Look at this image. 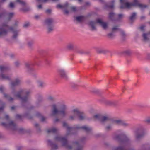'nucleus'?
Returning <instances> with one entry per match:
<instances>
[{
  "mask_svg": "<svg viewBox=\"0 0 150 150\" xmlns=\"http://www.w3.org/2000/svg\"><path fill=\"white\" fill-rule=\"evenodd\" d=\"M35 126L38 129H39V125L38 124L36 123L35 124Z\"/></svg>",
  "mask_w": 150,
  "mask_h": 150,
  "instance_id": "54",
  "label": "nucleus"
},
{
  "mask_svg": "<svg viewBox=\"0 0 150 150\" xmlns=\"http://www.w3.org/2000/svg\"><path fill=\"white\" fill-rule=\"evenodd\" d=\"M72 115H71L69 117V119L71 120H75L77 117V114H75V113L74 112V109L72 111Z\"/></svg>",
  "mask_w": 150,
  "mask_h": 150,
  "instance_id": "22",
  "label": "nucleus"
},
{
  "mask_svg": "<svg viewBox=\"0 0 150 150\" xmlns=\"http://www.w3.org/2000/svg\"><path fill=\"white\" fill-rule=\"evenodd\" d=\"M142 148L146 150H150V146L148 144H145L143 146Z\"/></svg>",
  "mask_w": 150,
  "mask_h": 150,
  "instance_id": "34",
  "label": "nucleus"
},
{
  "mask_svg": "<svg viewBox=\"0 0 150 150\" xmlns=\"http://www.w3.org/2000/svg\"><path fill=\"white\" fill-rule=\"evenodd\" d=\"M72 146L76 148V150H82V147L80 145V144L77 142H76L73 143Z\"/></svg>",
  "mask_w": 150,
  "mask_h": 150,
  "instance_id": "18",
  "label": "nucleus"
},
{
  "mask_svg": "<svg viewBox=\"0 0 150 150\" xmlns=\"http://www.w3.org/2000/svg\"><path fill=\"white\" fill-rule=\"evenodd\" d=\"M30 93V90H26L22 89L18 92H16L15 90L12 91L11 94L14 98L10 97L8 95L4 94V97L10 101H12L15 98H18L21 100L22 103L27 102L29 99L28 95Z\"/></svg>",
  "mask_w": 150,
  "mask_h": 150,
  "instance_id": "1",
  "label": "nucleus"
},
{
  "mask_svg": "<svg viewBox=\"0 0 150 150\" xmlns=\"http://www.w3.org/2000/svg\"><path fill=\"white\" fill-rule=\"evenodd\" d=\"M33 44V42L32 40H28L27 42V45L28 47L31 48Z\"/></svg>",
  "mask_w": 150,
  "mask_h": 150,
  "instance_id": "35",
  "label": "nucleus"
},
{
  "mask_svg": "<svg viewBox=\"0 0 150 150\" xmlns=\"http://www.w3.org/2000/svg\"><path fill=\"white\" fill-rule=\"evenodd\" d=\"M115 14L112 13H109V17L110 19H112L113 17L114 16Z\"/></svg>",
  "mask_w": 150,
  "mask_h": 150,
  "instance_id": "43",
  "label": "nucleus"
},
{
  "mask_svg": "<svg viewBox=\"0 0 150 150\" xmlns=\"http://www.w3.org/2000/svg\"><path fill=\"white\" fill-rule=\"evenodd\" d=\"M115 3V1H112L108 5L106 6V7H108L109 8L111 9L113 8L114 6Z\"/></svg>",
  "mask_w": 150,
  "mask_h": 150,
  "instance_id": "23",
  "label": "nucleus"
},
{
  "mask_svg": "<svg viewBox=\"0 0 150 150\" xmlns=\"http://www.w3.org/2000/svg\"><path fill=\"white\" fill-rule=\"evenodd\" d=\"M1 125L7 128L11 129L13 130H15L17 129V126L16 124L13 121H11L8 123L2 122Z\"/></svg>",
  "mask_w": 150,
  "mask_h": 150,
  "instance_id": "9",
  "label": "nucleus"
},
{
  "mask_svg": "<svg viewBox=\"0 0 150 150\" xmlns=\"http://www.w3.org/2000/svg\"><path fill=\"white\" fill-rule=\"evenodd\" d=\"M75 19L77 21L81 22L84 20V17L83 16H80L76 17Z\"/></svg>",
  "mask_w": 150,
  "mask_h": 150,
  "instance_id": "24",
  "label": "nucleus"
},
{
  "mask_svg": "<svg viewBox=\"0 0 150 150\" xmlns=\"http://www.w3.org/2000/svg\"><path fill=\"white\" fill-rule=\"evenodd\" d=\"M21 80L19 78H16L12 81L10 85V86L11 88H13V87L18 86L21 84Z\"/></svg>",
  "mask_w": 150,
  "mask_h": 150,
  "instance_id": "13",
  "label": "nucleus"
},
{
  "mask_svg": "<svg viewBox=\"0 0 150 150\" xmlns=\"http://www.w3.org/2000/svg\"><path fill=\"white\" fill-rule=\"evenodd\" d=\"M144 122L147 124L150 125V117H147L144 120Z\"/></svg>",
  "mask_w": 150,
  "mask_h": 150,
  "instance_id": "39",
  "label": "nucleus"
},
{
  "mask_svg": "<svg viewBox=\"0 0 150 150\" xmlns=\"http://www.w3.org/2000/svg\"><path fill=\"white\" fill-rule=\"evenodd\" d=\"M74 47V45L73 43H69L67 46V48L69 49H72Z\"/></svg>",
  "mask_w": 150,
  "mask_h": 150,
  "instance_id": "37",
  "label": "nucleus"
},
{
  "mask_svg": "<svg viewBox=\"0 0 150 150\" xmlns=\"http://www.w3.org/2000/svg\"><path fill=\"white\" fill-rule=\"evenodd\" d=\"M9 7L13 9V8L15 7V5L14 3L11 2L9 5Z\"/></svg>",
  "mask_w": 150,
  "mask_h": 150,
  "instance_id": "42",
  "label": "nucleus"
},
{
  "mask_svg": "<svg viewBox=\"0 0 150 150\" xmlns=\"http://www.w3.org/2000/svg\"><path fill=\"white\" fill-rule=\"evenodd\" d=\"M40 17V15H36L34 17V18L35 20H38Z\"/></svg>",
  "mask_w": 150,
  "mask_h": 150,
  "instance_id": "47",
  "label": "nucleus"
},
{
  "mask_svg": "<svg viewBox=\"0 0 150 150\" xmlns=\"http://www.w3.org/2000/svg\"><path fill=\"white\" fill-rule=\"evenodd\" d=\"M4 90V88L3 87H0V91L2 92Z\"/></svg>",
  "mask_w": 150,
  "mask_h": 150,
  "instance_id": "59",
  "label": "nucleus"
},
{
  "mask_svg": "<svg viewBox=\"0 0 150 150\" xmlns=\"http://www.w3.org/2000/svg\"><path fill=\"white\" fill-rule=\"evenodd\" d=\"M63 125L64 127H66L67 128V134H70L71 133V132L73 129V128L69 127L67 125V124L65 122H63Z\"/></svg>",
  "mask_w": 150,
  "mask_h": 150,
  "instance_id": "16",
  "label": "nucleus"
},
{
  "mask_svg": "<svg viewBox=\"0 0 150 150\" xmlns=\"http://www.w3.org/2000/svg\"><path fill=\"white\" fill-rule=\"evenodd\" d=\"M38 9H40L42 8V6L41 5H39L38 6Z\"/></svg>",
  "mask_w": 150,
  "mask_h": 150,
  "instance_id": "64",
  "label": "nucleus"
},
{
  "mask_svg": "<svg viewBox=\"0 0 150 150\" xmlns=\"http://www.w3.org/2000/svg\"><path fill=\"white\" fill-rule=\"evenodd\" d=\"M57 8H59L62 9H64V12L65 14H68L69 13V11L67 9L69 8V4L67 2L63 5L59 4L57 6Z\"/></svg>",
  "mask_w": 150,
  "mask_h": 150,
  "instance_id": "11",
  "label": "nucleus"
},
{
  "mask_svg": "<svg viewBox=\"0 0 150 150\" xmlns=\"http://www.w3.org/2000/svg\"><path fill=\"white\" fill-rule=\"evenodd\" d=\"M9 69L8 68L5 66H0V78L2 79L8 80H11V78L9 76L3 73L7 71Z\"/></svg>",
  "mask_w": 150,
  "mask_h": 150,
  "instance_id": "7",
  "label": "nucleus"
},
{
  "mask_svg": "<svg viewBox=\"0 0 150 150\" xmlns=\"http://www.w3.org/2000/svg\"><path fill=\"white\" fill-rule=\"evenodd\" d=\"M8 28L7 23H4L0 25V37H3L6 35L8 32L6 28Z\"/></svg>",
  "mask_w": 150,
  "mask_h": 150,
  "instance_id": "8",
  "label": "nucleus"
},
{
  "mask_svg": "<svg viewBox=\"0 0 150 150\" xmlns=\"http://www.w3.org/2000/svg\"><path fill=\"white\" fill-rule=\"evenodd\" d=\"M25 67L28 69V68L30 67V64L29 63H26L25 64Z\"/></svg>",
  "mask_w": 150,
  "mask_h": 150,
  "instance_id": "51",
  "label": "nucleus"
},
{
  "mask_svg": "<svg viewBox=\"0 0 150 150\" xmlns=\"http://www.w3.org/2000/svg\"><path fill=\"white\" fill-rule=\"evenodd\" d=\"M50 100H53L54 99L52 97H50L48 98Z\"/></svg>",
  "mask_w": 150,
  "mask_h": 150,
  "instance_id": "58",
  "label": "nucleus"
},
{
  "mask_svg": "<svg viewBox=\"0 0 150 150\" xmlns=\"http://www.w3.org/2000/svg\"><path fill=\"white\" fill-rule=\"evenodd\" d=\"M51 10L50 9H47L46 11V12L47 13H50L51 12Z\"/></svg>",
  "mask_w": 150,
  "mask_h": 150,
  "instance_id": "56",
  "label": "nucleus"
},
{
  "mask_svg": "<svg viewBox=\"0 0 150 150\" xmlns=\"http://www.w3.org/2000/svg\"><path fill=\"white\" fill-rule=\"evenodd\" d=\"M77 10V9L76 7L75 6H71L69 8V11H68L69 12H76Z\"/></svg>",
  "mask_w": 150,
  "mask_h": 150,
  "instance_id": "27",
  "label": "nucleus"
},
{
  "mask_svg": "<svg viewBox=\"0 0 150 150\" xmlns=\"http://www.w3.org/2000/svg\"><path fill=\"white\" fill-rule=\"evenodd\" d=\"M30 7H28L26 8L23 9V10L25 11H30Z\"/></svg>",
  "mask_w": 150,
  "mask_h": 150,
  "instance_id": "52",
  "label": "nucleus"
},
{
  "mask_svg": "<svg viewBox=\"0 0 150 150\" xmlns=\"http://www.w3.org/2000/svg\"><path fill=\"white\" fill-rule=\"evenodd\" d=\"M29 24L28 23H25L24 25V27H27L29 25Z\"/></svg>",
  "mask_w": 150,
  "mask_h": 150,
  "instance_id": "55",
  "label": "nucleus"
},
{
  "mask_svg": "<svg viewBox=\"0 0 150 150\" xmlns=\"http://www.w3.org/2000/svg\"><path fill=\"white\" fill-rule=\"evenodd\" d=\"M121 126L124 127H127L130 126V124L123 121L121 123Z\"/></svg>",
  "mask_w": 150,
  "mask_h": 150,
  "instance_id": "31",
  "label": "nucleus"
},
{
  "mask_svg": "<svg viewBox=\"0 0 150 150\" xmlns=\"http://www.w3.org/2000/svg\"><path fill=\"white\" fill-rule=\"evenodd\" d=\"M134 133L135 138L137 140H138L139 139L143 137L144 135V134L143 133H138L137 130L135 131L134 132Z\"/></svg>",
  "mask_w": 150,
  "mask_h": 150,
  "instance_id": "17",
  "label": "nucleus"
},
{
  "mask_svg": "<svg viewBox=\"0 0 150 150\" xmlns=\"http://www.w3.org/2000/svg\"><path fill=\"white\" fill-rule=\"evenodd\" d=\"M143 40L145 42H147L150 40V33H144L142 35Z\"/></svg>",
  "mask_w": 150,
  "mask_h": 150,
  "instance_id": "15",
  "label": "nucleus"
},
{
  "mask_svg": "<svg viewBox=\"0 0 150 150\" xmlns=\"http://www.w3.org/2000/svg\"><path fill=\"white\" fill-rule=\"evenodd\" d=\"M123 120H117L115 121L114 122H112L113 124H116L120 125H121V123L122 122Z\"/></svg>",
  "mask_w": 150,
  "mask_h": 150,
  "instance_id": "30",
  "label": "nucleus"
},
{
  "mask_svg": "<svg viewBox=\"0 0 150 150\" xmlns=\"http://www.w3.org/2000/svg\"><path fill=\"white\" fill-rule=\"evenodd\" d=\"M9 29L11 31L12 33V38L13 40H16L18 35V33L20 30L16 29L13 27H10Z\"/></svg>",
  "mask_w": 150,
  "mask_h": 150,
  "instance_id": "12",
  "label": "nucleus"
},
{
  "mask_svg": "<svg viewBox=\"0 0 150 150\" xmlns=\"http://www.w3.org/2000/svg\"><path fill=\"white\" fill-rule=\"evenodd\" d=\"M108 37L110 38H112L114 36V35L112 33H110L108 34Z\"/></svg>",
  "mask_w": 150,
  "mask_h": 150,
  "instance_id": "44",
  "label": "nucleus"
},
{
  "mask_svg": "<svg viewBox=\"0 0 150 150\" xmlns=\"http://www.w3.org/2000/svg\"><path fill=\"white\" fill-rule=\"evenodd\" d=\"M36 115L37 117H40V120L42 121H44L46 119V118L45 117H44L42 116L41 114L39 112H38L36 114Z\"/></svg>",
  "mask_w": 150,
  "mask_h": 150,
  "instance_id": "36",
  "label": "nucleus"
},
{
  "mask_svg": "<svg viewBox=\"0 0 150 150\" xmlns=\"http://www.w3.org/2000/svg\"><path fill=\"white\" fill-rule=\"evenodd\" d=\"M96 51L98 53H105L106 52L105 50L99 48L97 49Z\"/></svg>",
  "mask_w": 150,
  "mask_h": 150,
  "instance_id": "33",
  "label": "nucleus"
},
{
  "mask_svg": "<svg viewBox=\"0 0 150 150\" xmlns=\"http://www.w3.org/2000/svg\"><path fill=\"white\" fill-rule=\"evenodd\" d=\"M119 30H120V29L118 26H115L112 29V31L113 32Z\"/></svg>",
  "mask_w": 150,
  "mask_h": 150,
  "instance_id": "41",
  "label": "nucleus"
},
{
  "mask_svg": "<svg viewBox=\"0 0 150 150\" xmlns=\"http://www.w3.org/2000/svg\"><path fill=\"white\" fill-rule=\"evenodd\" d=\"M18 22L17 21V22H16V23H15L13 25V28H14L15 29H16L15 28V27L16 26H17L18 25Z\"/></svg>",
  "mask_w": 150,
  "mask_h": 150,
  "instance_id": "50",
  "label": "nucleus"
},
{
  "mask_svg": "<svg viewBox=\"0 0 150 150\" xmlns=\"http://www.w3.org/2000/svg\"><path fill=\"white\" fill-rule=\"evenodd\" d=\"M74 112L75 114H77V117H78V119L79 120H83L86 118L85 115L83 113L79 111L78 109H74Z\"/></svg>",
  "mask_w": 150,
  "mask_h": 150,
  "instance_id": "10",
  "label": "nucleus"
},
{
  "mask_svg": "<svg viewBox=\"0 0 150 150\" xmlns=\"http://www.w3.org/2000/svg\"><path fill=\"white\" fill-rule=\"evenodd\" d=\"M58 72L60 76L64 79H67V75L65 70L63 69H59L58 70Z\"/></svg>",
  "mask_w": 150,
  "mask_h": 150,
  "instance_id": "14",
  "label": "nucleus"
},
{
  "mask_svg": "<svg viewBox=\"0 0 150 150\" xmlns=\"http://www.w3.org/2000/svg\"><path fill=\"white\" fill-rule=\"evenodd\" d=\"M118 16L119 18H121L123 17L124 15L122 14H119L118 15Z\"/></svg>",
  "mask_w": 150,
  "mask_h": 150,
  "instance_id": "53",
  "label": "nucleus"
},
{
  "mask_svg": "<svg viewBox=\"0 0 150 150\" xmlns=\"http://www.w3.org/2000/svg\"><path fill=\"white\" fill-rule=\"evenodd\" d=\"M121 35L122 36H125V34L124 33L123 31H122L121 32Z\"/></svg>",
  "mask_w": 150,
  "mask_h": 150,
  "instance_id": "63",
  "label": "nucleus"
},
{
  "mask_svg": "<svg viewBox=\"0 0 150 150\" xmlns=\"http://www.w3.org/2000/svg\"><path fill=\"white\" fill-rule=\"evenodd\" d=\"M145 26L144 25H142L140 27V29L142 31H143Z\"/></svg>",
  "mask_w": 150,
  "mask_h": 150,
  "instance_id": "57",
  "label": "nucleus"
},
{
  "mask_svg": "<svg viewBox=\"0 0 150 150\" xmlns=\"http://www.w3.org/2000/svg\"><path fill=\"white\" fill-rule=\"evenodd\" d=\"M14 64H15V66L16 67H18L19 66L20 64V62L19 61H16L15 62Z\"/></svg>",
  "mask_w": 150,
  "mask_h": 150,
  "instance_id": "45",
  "label": "nucleus"
},
{
  "mask_svg": "<svg viewBox=\"0 0 150 150\" xmlns=\"http://www.w3.org/2000/svg\"><path fill=\"white\" fill-rule=\"evenodd\" d=\"M124 133L121 130H118L113 133L112 135V137L114 140L117 141L120 143L123 146H120L116 148L115 150H125L124 146L128 145L130 141L128 138L126 139H123L122 137L125 136Z\"/></svg>",
  "mask_w": 150,
  "mask_h": 150,
  "instance_id": "2",
  "label": "nucleus"
},
{
  "mask_svg": "<svg viewBox=\"0 0 150 150\" xmlns=\"http://www.w3.org/2000/svg\"><path fill=\"white\" fill-rule=\"evenodd\" d=\"M105 103L106 105L108 106H114L116 105V102L114 101L107 100L105 102Z\"/></svg>",
  "mask_w": 150,
  "mask_h": 150,
  "instance_id": "20",
  "label": "nucleus"
},
{
  "mask_svg": "<svg viewBox=\"0 0 150 150\" xmlns=\"http://www.w3.org/2000/svg\"><path fill=\"white\" fill-rule=\"evenodd\" d=\"M44 83L42 82H40L39 83V86L40 87H42L44 85Z\"/></svg>",
  "mask_w": 150,
  "mask_h": 150,
  "instance_id": "48",
  "label": "nucleus"
},
{
  "mask_svg": "<svg viewBox=\"0 0 150 150\" xmlns=\"http://www.w3.org/2000/svg\"><path fill=\"white\" fill-rule=\"evenodd\" d=\"M101 115L99 114H96L93 116V117L94 118L100 121V117H101Z\"/></svg>",
  "mask_w": 150,
  "mask_h": 150,
  "instance_id": "40",
  "label": "nucleus"
},
{
  "mask_svg": "<svg viewBox=\"0 0 150 150\" xmlns=\"http://www.w3.org/2000/svg\"><path fill=\"white\" fill-rule=\"evenodd\" d=\"M4 108V105H3L1 107H0V112L1 111H2L3 110Z\"/></svg>",
  "mask_w": 150,
  "mask_h": 150,
  "instance_id": "60",
  "label": "nucleus"
},
{
  "mask_svg": "<svg viewBox=\"0 0 150 150\" xmlns=\"http://www.w3.org/2000/svg\"><path fill=\"white\" fill-rule=\"evenodd\" d=\"M58 131V129L55 128H53L47 130V132L48 133L52 132L53 133H55Z\"/></svg>",
  "mask_w": 150,
  "mask_h": 150,
  "instance_id": "29",
  "label": "nucleus"
},
{
  "mask_svg": "<svg viewBox=\"0 0 150 150\" xmlns=\"http://www.w3.org/2000/svg\"><path fill=\"white\" fill-rule=\"evenodd\" d=\"M54 141L55 142L61 143L63 146H65L69 150L71 149V146L69 144L67 139L64 137L57 135L55 137Z\"/></svg>",
  "mask_w": 150,
  "mask_h": 150,
  "instance_id": "5",
  "label": "nucleus"
},
{
  "mask_svg": "<svg viewBox=\"0 0 150 150\" xmlns=\"http://www.w3.org/2000/svg\"><path fill=\"white\" fill-rule=\"evenodd\" d=\"M96 23H98L105 30L108 28L107 23L103 22L102 19L99 18L97 19L95 22L92 21L90 22L89 24L92 30H96Z\"/></svg>",
  "mask_w": 150,
  "mask_h": 150,
  "instance_id": "4",
  "label": "nucleus"
},
{
  "mask_svg": "<svg viewBox=\"0 0 150 150\" xmlns=\"http://www.w3.org/2000/svg\"><path fill=\"white\" fill-rule=\"evenodd\" d=\"M59 121V119L57 118L54 121V122H57Z\"/></svg>",
  "mask_w": 150,
  "mask_h": 150,
  "instance_id": "62",
  "label": "nucleus"
},
{
  "mask_svg": "<svg viewBox=\"0 0 150 150\" xmlns=\"http://www.w3.org/2000/svg\"><path fill=\"white\" fill-rule=\"evenodd\" d=\"M136 13H132L129 18L130 20L132 21L136 18Z\"/></svg>",
  "mask_w": 150,
  "mask_h": 150,
  "instance_id": "28",
  "label": "nucleus"
},
{
  "mask_svg": "<svg viewBox=\"0 0 150 150\" xmlns=\"http://www.w3.org/2000/svg\"><path fill=\"white\" fill-rule=\"evenodd\" d=\"M14 13L13 12L9 13L7 14L8 18V20H10L14 16Z\"/></svg>",
  "mask_w": 150,
  "mask_h": 150,
  "instance_id": "32",
  "label": "nucleus"
},
{
  "mask_svg": "<svg viewBox=\"0 0 150 150\" xmlns=\"http://www.w3.org/2000/svg\"><path fill=\"white\" fill-rule=\"evenodd\" d=\"M98 1H99V2L103 3L104 2V0H98Z\"/></svg>",
  "mask_w": 150,
  "mask_h": 150,
  "instance_id": "61",
  "label": "nucleus"
},
{
  "mask_svg": "<svg viewBox=\"0 0 150 150\" xmlns=\"http://www.w3.org/2000/svg\"><path fill=\"white\" fill-rule=\"evenodd\" d=\"M48 144L50 145L51 146L53 149H56L57 148V146L56 145L53 144L50 140H49L48 141Z\"/></svg>",
  "mask_w": 150,
  "mask_h": 150,
  "instance_id": "25",
  "label": "nucleus"
},
{
  "mask_svg": "<svg viewBox=\"0 0 150 150\" xmlns=\"http://www.w3.org/2000/svg\"><path fill=\"white\" fill-rule=\"evenodd\" d=\"M113 125V124L112 122H110V124L106 127V130L107 131H110L111 130Z\"/></svg>",
  "mask_w": 150,
  "mask_h": 150,
  "instance_id": "26",
  "label": "nucleus"
},
{
  "mask_svg": "<svg viewBox=\"0 0 150 150\" xmlns=\"http://www.w3.org/2000/svg\"><path fill=\"white\" fill-rule=\"evenodd\" d=\"M77 52L80 54H83L84 53L83 50L81 49L77 50Z\"/></svg>",
  "mask_w": 150,
  "mask_h": 150,
  "instance_id": "46",
  "label": "nucleus"
},
{
  "mask_svg": "<svg viewBox=\"0 0 150 150\" xmlns=\"http://www.w3.org/2000/svg\"><path fill=\"white\" fill-rule=\"evenodd\" d=\"M76 128L77 129H82L86 131L87 132H88L91 131L92 130L91 128L87 126H84L81 127H76Z\"/></svg>",
  "mask_w": 150,
  "mask_h": 150,
  "instance_id": "19",
  "label": "nucleus"
},
{
  "mask_svg": "<svg viewBox=\"0 0 150 150\" xmlns=\"http://www.w3.org/2000/svg\"><path fill=\"white\" fill-rule=\"evenodd\" d=\"M109 120V118L106 116L101 115L100 117V121L101 123H103L106 122L108 121Z\"/></svg>",
  "mask_w": 150,
  "mask_h": 150,
  "instance_id": "21",
  "label": "nucleus"
},
{
  "mask_svg": "<svg viewBox=\"0 0 150 150\" xmlns=\"http://www.w3.org/2000/svg\"><path fill=\"white\" fill-rule=\"evenodd\" d=\"M16 2L19 3L21 4L23 6H25L26 4L25 2L21 0H16Z\"/></svg>",
  "mask_w": 150,
  "mask_h": 150,
  "instance_id": "38",
  "label": "nucleus"
},
{
  "mask_svg": "<svg viewBox=\"0 0 150 150\" xmlns=\"http://www.w3.org/2000/svg\"><path fill=\"white\" fill-rule=\"evenodd\" d=\"M54 20L52 18H48L46 19L44 22V24L46 27L47 32L50 33L54 30Z\"/></svg>",
  "mask_w": 150,
  "mask_h": 150,
  "instance_id": "6",
  "label": "nucleus"
},
{
  "mask_svg": "<svg viewBox=\"0 0 150 150\" xmlns=\"http://www.w3.org/2000/svg\"><path fill=\"white\" fill-rule=\"evenodd\" d=\"M4 119L7 121H8L9 119L8 115H6Z\"/></svg>",
  "mask_w": 150,
  "mask_h": 150,
  "instance_id": "49",
  "label": "nucleus"
},
{
  "mask_svg": "<svg viewBox=\"0 0 150 150\" xmlns=\"http://www.w3.org/2000/svg\"><path fill=\"white\" fill-rule=\"evenodd\" d=\"M67 109V106L62 103L58 102L53 104L52 105L51 115L55 116L59 114L61 117H64L67 114L66 112Z\"/></svg>",
  "mask_w": 150,
  "mask_h": 150,
  "instance_id": "3",
  "label": "nucleus"
}]
</instances>
